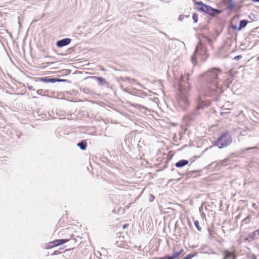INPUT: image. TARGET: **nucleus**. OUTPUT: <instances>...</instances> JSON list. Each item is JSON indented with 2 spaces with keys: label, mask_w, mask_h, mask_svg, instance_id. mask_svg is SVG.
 Returning <instances> with one entry per match:
<instances>
[{
  "label": "nucleus",
  "mask_w": 259,
  "mask_h": 259,
  "mask_svg": "<svg viewBox=\"0 0 259 259\" xmlns=\"http://www.w3.org/2000/svg\"><path fill=\"white\" fill-rule=\"evenodd\" d=\"M253 2H259V0H252Z\"/></svg>",
  "instance_id": "c85d7f7f"
},
{
  "label": "nucleus",
  "mask_w": 259,
  "mask_h": 259,
  "mask_svg": "<svg viewBox=\"0 0 259 259\" xmlns=\"http://www.w3.org/2000/svg\"><path fill=\"white\" fill-rule=\"evenodd\" d=\"M228 4V7L230 10H233L234 7V4L232 1L227 3Z\"/></svg>",
  "instance_id": "f3484780"
},
{
  "label": "nucleus",
  "mask_w": 259,
  "mask_h": 259,
  "mask_svg": "<svg viewBox=\"0 0 259 259\" xmlns=\"http://www.w3.org/2000/svg\"><path fill=\"white\" fill-rule=\"evenodd\" d=\"M258 236H259V229L250 234L248 239L253 240L256 239Z\"/></svg>",
  "instance_id": "9d476101"
},
{
  "label": "nucleus",
  "mask_w": 259,
  "mask_h": 259,
  "mask_svg": "<svg viewBox=\"0 0 259 259\" xmlns=\"http://www.w3.org/2000/svg\"><path fill=\"white\" fill-rule=\"evenodd\" d=\"M247 24V21L246 20H241L240 22V24H239V27L238 29L240 30L242 28H244V27L246 26Z\"/></svg>",
  "instance_id": "4468645a"
},
{
  "label": "nucleus",
  "mask_w": 259,
  "mask_h": 259,
  "mask_svg": "<svg viewBox=\"0 0 259 259\" xmlns=\"http://www.w3.org/2000/svg\"><path fill=\"white\" fill-rule=\"evenodd\" d=\"M180 254L178 251H174L172 256H168L169 259H179Z\"/></svg>",
  "instance_id": "ddd939ff"
},
{
  "label": "nucleus",
  "mask_w": 259,
  "mask_h": 259,
  "mask_svg": "<svg viewBox=\"0 0 259 259\" xmlns=\"http://www.w3.org/2000/svg\"><path fill=\"white\" fill-rule=\"evenodd\" d=\"M192 257L191 254H189L186 257L183 258V259H190Z\"/></svg>",
  "instance_id": "b1692460"
},
{
  "label": "nucleus",
  "mask_w": 259,
  "mask_h": 259,
  "mask_svg": "<svg viewBox=\"0 0 259 259\" xmlns=\"http://www.w3.org/2000/svg\"><path fill=\"white\" fill-rule=\"evenodd\" d=\"M71 41V39L70 38H66V46L68 45Z\"/></svg>",
  "instance_id": "aec40b11"
},
{
  "label": "nucleus",
  "mask_w": 259,
  "mask_h": 259,
  "mask_svg": "<svg viewBox=\"0 0 259 259\" xmlns=\"http://www.w3.org/2000/svg\"><path fill=\"white\" fill-rule=\"evenodd\" d=\"M196 5L199 11L203 12L210 15L214 16L215 14H218L220 13L219 10L204 5L202 2H197Z\"/></svg>",
  "instance_id": "7ed1b4c3"
},
{
  "label": "nucleus",
  "mask_w": 259,
  "mask_h": 259,
  "mask_svg": "<svg viewBox=\"0 0 259 259\" xmlns=\"http://www.w3.org/2000/svg\"><path fill=\"white\" fill-rule=\"evenodd\" d=\"M188 162H189L188 160L183 159V160H181L179 161L178 162H177L175 164V165L177 167H182L188 164Z\"/></svg>",
  "instance_id": "1a4fd4ad"
},
{
  "label": "nucleus",
  "mask_w": 259,
  "mask_h": 259,
  "mask_svg": "<svg viewBox=\"0 0 259 259\" xmlns=\"http://www.w3.org/2000/svg\"><path fill=\"white\" fill-rule=\"evenodd\" d=\"M241 58H242L241 56L238 55V56L235 57L234 59L238 60L241 59Z\"/></svg>",
  "instance_id": "4be33fe9"
},
{
  "label": "nucleus",
  "mask_w": 259,
  "mask_h": 259,
  "mask_svg": "<svg viewBox=\"0 0 259 259\" xmlns=\"http://www.w3.org/2000/svg\"><path fill=\"white\" fill-rule=\"evenodd\" d=\"M77 146L79 147L80 149L85 150L87 147V143L85 142L82 141L81 142L78 143Z\"/></svg>",
  "instance_id": "f8f14e48"
},
{
  "label": "nucleus",
  "mask_w": 259,
  "mask_h": 259,
  "mask_svg": "<svg viewBox=\"0 0 259 259\" xmlns=\"http://www.w3.org/2000/svg\"><path fill=\"white\" fill-rule=\"evenodd\" d=\"M234 254L232 252H229L228 251H226V254L225 257L223 259H228L229 257H234Z\"/></svg>",
  "instance_id": "2eb2a0df"
},
{
  "label": "nucleus",
  "mask_w": 259,
  "mask_h": 259,
  "mask_svg": "<svg viewBox=\"0 0 259 259\" xmlns=\"http://www.w3.org/2000/svg\"><path fill=\"white\" fill-rule=\"evenodd\" d=\"M57 45L58 47H61L65 46V39H63L60 41H57Z\"/></svg>",
  "instance_id": "dca6fc26"
},
{
  "label": "nucleus",
  "mask_w": 259,
  "mask_h": 259,
  "mask_svg": "<svg viewBox=\"0 0 259 259\" xmlns=\"http://www.w3.org/2000/svg\"><path fill=\"white\" fill-rule=\"evenodd\" d=\"M253 148H255V147H254V148L250 147V148H249L247 149H246V150H249V149H253Z\"/></svg>",
  "instance_id": "cd10ccee"
},
{
  "label": "nucleus",
  "mask_w": 259,
  "mask_h": 259,
  "mask_svg": "<svg viewBox=\"0 0 259 259\" xmlns=\"http://www.w3.org/2000/svg\"><path fill=\"white\" fill-rule=\"evenodd\" d=\"M221 71L217 68H213L204 74L201 75V76H206L207 86L206 91L204 93V96H213L217 94L221 93V89L219 88V80L218 76L220 74Z\"/></svg>",
  "instance_id": "f257e3e1"
},
{
  "label": "nucleus",
  "mask_w": 259,
  "mask_h": 259,
  "mask_svg": "<svg viewBox=\"0 0 259 259\" xmlns=\"http://www.w3.org/2000/svg\"><path fill=\"white\" fill-rule=\"evenodd\" d=\"M198 107L200 108H202L203 106H208V105L206 104V103H205L204 101L202 100V97L201 95H200L198 97Z\"/></svg>",
  "instance_id": "9b49d317"
},
{
  "label": "nucleus",
  "mask_w": 259,
  "mask_h": 259,
  "mask_svg": "<svg viewBox=\"0 0 259 259\" xmlns=\"http://www.w3.org/2000/svg\"><path fill=\"white\" fill-rule=\"evenodd\" d=\"M38 80L44 82H55L57 80L55 78H49L48 77H40L38 78Z\"/></svg>",
  "instance_id": "6e6552de"
},
{
  "label": "nucleus",
  "mask_w": 259,
  "mask_h": 259,
  "mask_svg": "<svg viewBox=\"0 0 259 259\" xmlns=\"http://www.w3.org/2000/svg\"><path fill=\"white\" fill-rule=\"evenodd\" d=\"M66 243H67V244H66V247H68L66 249V250L73 248L76 245V242L74 238H70L68 239L66 238Z\"/></svg>",
  "instance_id": "0eeeda50"
},
{
  "label": "nucleus",
  "mask_w": 259,
  "mask_h": 259,
  "mask_svg": "<svg viewBox=\"0 0 259 259\" xmlns=\"http://www.w3.org/2000/svg\"><path fill=\"white\" fill-rule=\"evenodd\" d=\"M59 253H62V252L59 251H55L54 252V253H55V254H58Z\"/></svg>",
  "instance_id": "a878e982"
},
{
  "label": "nucleus",
  "mask_w": 259,
  "mask_h": 259,
  "mask_svg": "<svg viewBox=\"0 0 259 259\" xmlns=\"http://www.w3.org/2000/svg\"><path fill=\"white\" fill-rule=\"evenodd\" d=\"M184 18V16L183 15H180L179 17V20L180 21H182Z\"/></svg>",
  "instance_id": "412c9836"
},
{
  "label": "nucleus",
  "mask_w": 259,
  "mask_h": 259,
  "mask_svg": "<svg viewBox=\"0 0 259 259\" xmlns=\"http://www.w3.org/2000/svg\"><path fill=\"white\" fill-rule=\"evenodd\" d=\"M154 259H169V257H168V256H165L163 257H160L159 258H154Z\"/></svg>",
  "instance_id": "5701e85b"
},
{
  "label": "nucleus",
  "mask_w": 259,
  "mask_h": 259,
  "mask_svg": "<svg viewBox=\"0 0 259 259\" xmlns=\"http://www.w3.org/2000/svg\"><path fill=\"white\" fill-rule=\"evenodd\" d=\"M231 142L230 136L227 134H223L217 141L216 145L219 148H222L229 145Z\"/></svg>",
  "instance_id": "39448f33"
},
{
  "label": "nucleus",
  "mask_w": 259,
  "mask_h": 259,
  "mask_svg": "<svg viewBox=\"0 0 259 259\" xmlns=\"http://www.w3.org/2000/svg\"><path fill=\"white\" fill-rule=\"evenodd\" d=\"M188 80V77L182 75L180 78L179 94L178 97L179 105H176L178 107L185 109L188 104V94L190 89L189 83L186 82Z\"/></svg>",
  "instance_id": "f03ea898"
},
{
  "label": "nucleus",
  "mask_w": 259,
  "mask_h": 259,
  "mask_svg": "<svg viewBox=\"0 0 259 259\" xmlns=\"http://www.w3.org/2000/svg\"><path fill=\"white\" fill-rule=\"evenodd\" d=\"M226 3H229V2L232 1L233 0H225Z\"/></svg>",
  "instance_id": "bb28decb"
},
{
  "label": "nucleus",
  "mask_w": 259,
  "mask_h": 259,
  "mask_svg": "<svg viewBox=\"0 0 259 259\" xmlns=\"http://www.w3.org/2000/svg\"><path fill=\"white\" fill-rule=\"evenodd\" d=\"M194 225L195 226V227L197 228V229L199 230V231H200L201 230V228L200 227V226H199V222L198 221H195L194 222Z\"/></svg>",
  "instance_id": "6ab92c4d"
},
{
  "label": "nucleus",
  "mask_w": 259,
  "mask_h": 259,
  "mask_svg": "<svg viewBox=\"0 0 259 259\" xmlns=\"http://www.w3.org/2000/svg\"><path fill=\"white\" fill-rule=\"evenodd\" d=\"M126 225H124V226H123V228H125L126 227Z\"/></svg>",
  "instance_id": "7c9ffc66"
},
{
  "label": "nucleus",
  "mask_w": 259,
  "mask_h": 259,
  "mask_svg": "<svg viewBox=\"0 0 259 259\" xmlns=\"http://www.w3.org/2000/svg\"><path fill=\"white\" fill-rule=\"evenodd\" d=\"M198 18V15L196 13L193 14V19L194 22L195 23L197 22Z\"/></svg>",
  "instance_id": "a211bd4d"
},
{
  "label": "nucleus",
  "mask_w": 259,
  "mask_h": 259,
  "mask_svg": "<svg viewBox=\"0 0 259 259\" xmlns=\"http://www.w3.org/2000/svg\"><path fill=\"white\" fill-rule=\"evenodd\" d=\"M68 50H74L73 48H70L69 49H68Z\"/></svg>",
  "instance_id": "c756f323"
},
{
  "label": "nucleus",
  "mask_w": 259,
  "mask_h": 259,
  "mask_svg": "<svg viewBox=\"0 0 259 259\" xmlns=\"http://www.w3.org/2000/svg\"><path fill=\"white\" fill-rule=\"evenodd\" d=\"M65 242V240L64 239H59L50 242L48 243L46 245V247L47 249H51L54 247L58 246L60 244H63Z\"/></svg>",
  "instance_id": "423d86ee"
},
{
  "label": "nucleus",
  "mask_w": 259,
  "mask_h": 259,
  "mask_svg": "<svg viewBox=\"0 0 259 259\" xmlns=\"http://www.w3.org/2000/svg\"><path fill=\"white\" fill-rule=\"evenodd\" d=\"M201 56V59L202 60H205L207 58V55L206 54V50L200 44L198 45L196 48L194 55L192 57V62L193 63H195V59L196 58Z\"/></svg>",
  "instance_id": "20e7f679"
},
{
  "label": "nucleus",
  "mask_w": 259,
  "mask_h": 259,
  "mask_svg": "<svg viewBox=\"0 0 259 259\" xmlns=\"http://www.w3.org/2000/svg\"><path fill=\"white\" fill-rule=\"evenodd\" d=\"M179 253H180V254L181 255L183 252H184V249H181L179 251H178Z\"/></svg>",
  "instance_id": "393cba45"
}]
</instances>
